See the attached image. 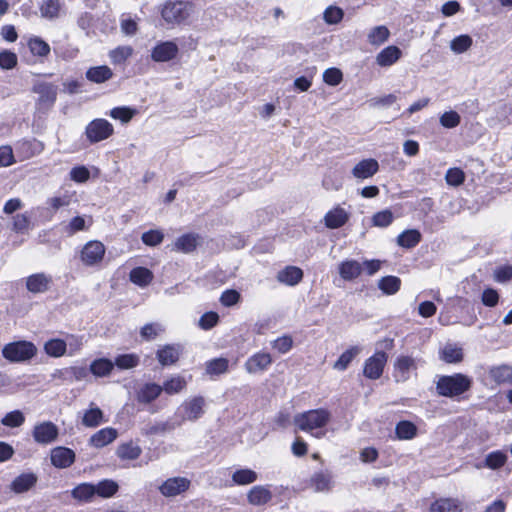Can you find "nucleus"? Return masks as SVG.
Listing matches in <instances>:
<instances>
[{
  "mask_svg": "<svg viewBox=\"0 0 512 512\" xmlns=\"http://www.w3.org/2000/svg\"><path fill=\"white\" fill-rule=\"evenodd\" d=\"M133 48L129 45L118 46L109 52L113 64H123L133 54Z\"/></svg>",
  "mask_w": 512,
  "mask_h": 512,
  "instance_id": "nucleus-45",
  "label": "nucleus"
},
{
  "mask_svg": "<svg viewBox=\"0 0 512 512\" xmlns=\"http://www.w3.org/2000/svg\"><path fill=\"white\" fill-rule=\"evenodd\" d=\"M446 182L451 186H459L465 180L464 172L459 168H450L445 175Z\"/></svg>",
  "mask_w": 512,
  "mask_h": 512,
  "instance_id": "nucleus-64",
  "label": "nucleus"
},
{
  "mask_svg": "<svg viewBox=\"0 0 512 512\" xmlns=\"http://www.w3.org/2000/svg\"><path fill=\"white\" fill-rule=\"evenodd\" d=\"M257 479V473L251 469H239L232 475V480L237 485H248L255 482Z\"/></svg>",
  "mask_w": 512,
  "mask_h": 512,
  "instance_id": "nucleus-46",
  "label": "nucleus"
},
{
  "mask_svg": "<svg viewBox=\"0 0 512 512\" xmlns=\"http://www.w3.org/2000/svg\"><path fill=\"white\" fill-rule=\"evenodd\" d=\"M431 512H461V503L457 499L442 498L430 507Z\"/></svg>",
  "mask_w": 512,
  "mask_h": 512,
  "instance_id": "nucleus-35",
  "label": "nucleus"
},
{
  "mask_svg": "<svg viewBox=\"0 0 512 512\" xmlns=\"http://www.w3.org/2000/svg\"><path fill=\"white\" fill-rule=\"evenodd\" d=\"M63 5L62 0H44L39 7L40 14L45 19H56L60 16Z\"/></svg>",
  "mask_w": 512,
  "mask_h": 512,
  "instance_id": "nucleus-29",
  "label": "nucleus"
},
{
  "mask_svg": "<svg viewBox=\"0 0 512 512\" xmlns=\"http://www.w3.org/2000/svg\"><path fill=\"white\" fill-rule=\"evenodd\" d=\"M117 437L118 432L115 428L106 427L94 433L89 439V444L95 448H102L112 443Z\"/></svg>",
  "mask_w": 512,
  "mask_h": 512,
  "instance_id": "nucleus-20",
  "label": "nucleus"
},
{
  "mask_svg": "<svg viewBox=\"0 0 512 512\" xmlns=\"http://www.w3.org/2000/svg\"><path fill=\"white\" fill-rule=\"evenodd\" d=\"M473 40L469 35L463 34L455 37L451 43L450 48L456 54L466 52L472 46Z\"/></svg>",
  "mask_w": 512,
  "mask_h": 512,
  "instance_id": "nucleus-54",
  "label": "nucleus"
},
{
  "mask_svg": "<svg viewBox=\"0 0 512 512\" xmlns=\"http://www.w3.org/2000/svg\"><path fill=\"white\" fill-rule=\"evenodd\" d=\"M24 422L25 416L20 410L11 411L1 419V424L10 428L20 427Z\"/></svg>",
  "mask_w": 512,
  "mask_h": 512,
  "instance_id": "nucleus-58",
  "label": "nucleus"
},
{
  "mask_svg": "<svg viewBox=\"0 0 512 512\" xmlns=\"http://www.w3.org/2000/svg\"><path fill=\"white\" fill-rule=\"evenodd\" d=\"M162 392V387L155 383H146L137 392V401L148 404L157 399Z\"/></svg>",
  "mask_w": 512,
  "mask_h": 512,
  "instance_id": "nucleus-27",
  "label": "nucleus"
},
{
  "mask_svg": "<svg viewBox=\"0 0 512 512\" xmlns=\"http://www.w3.org/2000/svg\"><path fill=\"white\" fill-rule=\"evenodd\" d=\"M440 124L448 129L457 127L461 122V117L456 111H447L440 116Z\"/></svg>",
  "mask_w": 512,
  "mask_h": 512,
  "instance_id": "nucleus-61",
  "label": "nucleus"
},
{
  "mask_svg": "<svg viewBox=\"0 0 512 512\" xmlns=\"http://www.w3.org/2000/svg\"><path fill=\"white\" fill-rule=\"evenodd\" d=\"M389 30L386 26H376L368 34V41L372 45H380L389 37Z\"/></svg>",
  "mask_w": 512,
  "mask_h": 512,
  "instance_id": "nucleus-57",
  "label": "nucleus"
},
{
  "mask_svg": "<svg viewBox=\"0 0 512 512\" xmlns=\"http://www.w3.org/2000/svg\"><path fill=\"white\" fill-rule=\"evenodd\" d=\"M114 369V363L107 358H99L91 362L89 371L96 377L109 376Z\"/></svg>",
  "mask_w": 512,
  "mask_h": 512,
  "instance_id": "nucleus-34",
  "label": "nucleus"
},
{
  "mask_svg": "<svg viewBox=\"0 0 512 512\" xmlns=\"http://www.w3.org/2000/svg\"><path fill=\"white\" fill-rule=\"evenodd\" d=\"M387 354L385 352H376L369 357L364 364L363 373L365 377L376 380L381 377L384 366L387 362Z\"/></svg>",
  "mask_w": 512,
  "mask_h": 512,
  "instance_id": "nucleus-11",
  "label": "nucleus"
},
{
  "mask_svg": "<svg viewBox=\"0 0 512 512\" xmlns=\"http://www.w3.org/2000/svg\"><path fill=\"white\" fill-rule=\"evenodd\" d=\"M86 78L93 83L102 84L113 77V71L106 65L90 67L86 73Z\"/></svg>",
  "mask_w": 512,
  "mask_h": 512,
  "instance_id": "nucleus-25",
  "label": "nucleus"
},
{
  "mask_svg": "<svg viewBox=\"0 0 512 512\" xmlns=\"http://www.w3.org/2000/svg\"><path fill=\"white\" fill-rule=\"evenodd\" d=\"M421 238V233L417 229H408L398 235L396 242L402 248L411 249L418 245Z\"/></svg>",
  "mask_w": 512,
  "mask_h": 512,
  "instance_id": "nucleus-33",
  "label": "nucleus"
},
{
  "mask_svg": "<svg viewBox=\"0 0 512 512\" xmlns=\"http://www.w3.org/2000/svg\"><path fill=\"white\" fill-rule=\"evenodd\" d=\"M359 352L360 348L356 346L351 347L350 349L343 352L338 360L334 363V369L338 371H344L351 363V361L359 354Z\"/></svg>",
  "mask_w": 512,
  "mask_h": 512,
  "instance_id": "nucleus-48",
  "label": "nucleus"
},
{
  "mask_svg": "<svg viewBox=\"0 0 512 512\" xmlns=\"http://www.w3.org/2000/svg\"><path fill=\"white\" fill-rule=\"evenodd\" d=\"M187 382L182 376H174L163 383L162 391L169 395L180 393L186 388Z\"/></svg>",
  "mask_w": 512,
  "mask_h": 512,
  "instance_id": "nucleus-44",
  "label": "nucleus"
},
{
  "mask_svg": "<svg viewBox=\"0 0 512 512\" xmlns=\"http://www.w3.org/2000/svg\"><path fill=\"white\" fill-rule=\"evenodd\" d=\"M31 91L37 95L35 99V113L38 115L47 114L57 100L58 86L50 82L38 80L33 84Z\"/></svg>",
  "mask_w": 512,
  "mask_h": 512,
  "instance_id": "nucleus-3",
  "label": "nucleus"
},
{
  "mask_svg": "<svg viewBox=\"0 0 512 512\" xmlns=\"http://www.w3.org/2000/svg\"><path fill=\"white\" fill-rule=\"evenodd\" d=\"M181 353V345L167 344L157 350L156 358L162 366H171L179 360Z\"/></svg>",
  "mask_w": 512,
  "mask_h": 512,
  "instance_id": "nucleus-14",
  "label": "nucleus"
},
{
  "mask_svg": "<svg viewBox=\"0 0 512 512\" xmlns=\"http://www.w3.org/2000/svg\"><path fill=\"white\" fill-rule=\"evenodd\" d=\"M190 486V480L185 477L167 479L161 486L160 492L166 497H174L185 492Z\"/></svg>",
  "mask_w": 512,
  "mask_h": 512,
  "instance_id": "nucleus-13",
  "label": "nucleus"
},
{
  "mask_svg": "<svg viewBox=\"0 0 512 512\" xmlns=\"http://www.w3.org/2000/svg\"><path fill=\"white\" fill-rule=\"evenodd\" d=\"M276 278L280 283L295 286L302 280L303 271L296 266H287L277 273Z\"/></svg>",
  "mask_w": 512,
  "mask_h": 512,
  "instance_id": "nucleus-23",
  "label": "nucleus"
},
{
  "mask_svg": "<svg viewBox=\"0 0 512 512\" xmlns=\"http://www.w3.org/2000/svg\"><path fill=\"white\" fill-rule=\"evenodd\" d=\"M135 114H136L135 109L126 107V106L115 107L109 113V115L113 119L119 120L123 124L130 122Z\"/></svg>",
  "mask_w": 512,
  "mask_h": 512,
  "instance_id": "nucleus-55",
  "label": "nucleus"
},
{
  "mask_svg": "<svg viewBox=\"0 0 512 512\" xmlns=\"http://www.w3.org/2000/svg\"><path fill=\"white\" fill-rule=\"evenodd\" d=\"M161 17L168 25H181L188 21L194 12L190 1L167 0L161 7Z\"/></svg>",
  "mask_w": 512,
  "mask_h": 512,
  "instance_id": "nucleus-2",
  "label": "nucleus"
},
{
  "mask_svg": "<svg viewBox=\"0 0 512 512\" xmlns=\"http://www.w3.org/2000/svg\"><path fill=\"white\" fill-rule=\"evenodd\" d=\"M197 243V236L195 234H184L177 238L174 248L183 253H190L196 248Z\"/></svg>",
  "mask_w": 512,
  "mask_h": 512,
  "instance_id": "nucleus-40",
  "label": "nucleus"
},
{
  "mask_svg": "<svg viewBox=\"0 0 512 512\" xmlns=\"http://www.w3.org/2000/svg\"><path fill=\"white\" fill-rule=\"evenodd\" d=\"M95 495V487L90 483H82L72 490V496L80 501H90Z\"/></svg>",
  "mask_w": 512,
  "mask_h": 512,
  "instance_id": "nucleus-51",
  "label": "nucleus"
},
{
  "mask_svg": "<svg viewBox=\"0 0 512 512\" xmlns=\"http://www.w3.org/2000/svg\"><path fill=\"white\" fill-rule=\"evenodd\" d=\"M140 362L139 356L136 354H122L115 358L114 366H117L121 370L132 369L136 367Z\"/></svg>",
  "mask_w": 512,
  "mask_h": 512,
  "instance_id": "nucleus-53",
  "label": "nucleus"
},
{
  "mask_svg": "<svg viewBox=\"0 0 512 512\" xmlns=\"http://www.w3.org/2000/svg\"><path fill=\"white\" fill-rule=\"evenodd\" d=\"M129 278L134 284L145 287L153 280V273L145 267H136L130 271Z\"/></svg>",
  "mask_w": 512,
  "mask_h": 512,
  "instance_id": "nucleus-37",
  "label": "nucleus"
},
{
  "mask_svg": "<svg viewBox=\"0 0 512 512\" xmlns=\"http://www.w3.org/2000/svg\"><path fill=\"white\" fill-rule=\"evenodd\" d=\"M331 413L324 408L308 410L294 416V424L300 431L311 434L316 438H323L326 435L324 429L330 422Z\"/></svg>",
  "mask_w": 512,
  "mask_h": 512,
  "instance_id": "nucleus-1",
  "label": "nucleus"
},
{
  "mask_svg": "<svg viewBox=\"0 0 512 512\" xmlns=\"http://www.w3.org/2000/svg\"><path fill=\"white\" fill-rule=\"evenodd\" d=\"M93 405L94 404L92 403L91 407L88 410H86L83 414L82 424L85 427H97L98 425L105 421L102 410L98 407H94Z\"/></svg>",
  "mask_w": 512,
  "mask_h": 512,
  "instance_id": "nucleus-36",
  "label": "nucleus"
},
{
  "mask_svg": "<svg viewBox=\"0 0 512 512\" xmlns=\"http://www.w3.org/2000/svg\"><path fill=\"white\" fill-rule=\"evenodd\" d=\"M401 280L396 276L382 277L378 282L379 289L387 295H393L399 291Z\"/></svg>",
  "mask_w": 512,
  "mask_h": 512,
  "instance_id": "nucleus-43",
  "label": "nucleus"
},
{
  "mask_svg": "<svg viewBox=\"0 0 512 512\" xmlns=\"http://www.w3.org/2000/svg\"><path fill=\"white\" fill-rule=\"evenodd\" d=\"M77 202V193L74 190H64L60 192L58 195H55L48 199V204L55 211L62 207H67Z\"/></svg>",
  "mask_w": 512,
  "mask_h": 512,
  "instance_id": "nucleus-24",
  "label": "nucleus"
},
{
  "mask_svg": "<svg viewBox=\"0 0 512 512\" xmlns=\"http://www.w3.org/2000/svg\"><path fill=\"white\" fill-rule=\"evenodd\" d=\"M52 283V277L45 273H35L27 277L26 288L29 292L37 294L49 290Z\"/></svg>",
  "mask_w": 512,
  "mask_h": 512,
  "instance_id": "nucleus-18",
  "label": "nucleus"
},
{
  "mask_svg": "<svg viewBox=\"0 0 512 512\" xmlns=\"http://www.w3.org/2000/svg\"><path fill=\"white\" fill-rule=\"evenodd\" d=\"M37 351L34 343L19 340L5 344L2 348V356L10 363H23L34 358Z\"/></svg>",
  "mask_w": 512,
  "mask_h": 512,
  "instance_id": "nucleus-5",
  "label": "nucleus"
},
{
  "mask_svg": "<svg viewBox=\"0 0 512 512\" xmlns=\"http://www.w3.org/2000/svg\"><path fill=\"white\" fill-rule=\"evenodd\" d=\"M395 431L399 439L410 440L416 436L417 427L410 421H400Z\"/></svg>",
  "mask_w": 512,
  "mask_h": 512,
  "instance_id": "nucleus-49",
  "label": "nucleus"
},
{
  "mask_svg": "<svg viewBox=\"0 0 512 512\" xmlns=\"http://www.w3.org/2000/svg\"><path fill=\"white\" fill-rule=\"evenodd\" d=\"M394 216L393 213L388 210H382L375 213L372 217V224L376 227H388L393 222Z\"/></svg>",
  "mask_w": 512,
  "mask_h": 512,
  "instance_id": "nucleus-60",
  "label": "nucleus"
},
{
  "mask_svg": "<svg viewBox=\"0 0 512 512\" xmlns=\"http://www.w3.org/2000/svg\"><path fill=\"white\" fill-rule=\"evenodd\" d=\"M349 220V213L342 207L336 206L324 216L325 226L329 229H337L344 226Z\"/></svg>",
  "mask_w": 512,
  "mask_h": 512,
  "instance_id": "nucleus-19",
  "label": "nucleus"
},
{
  "mask_svg": "<svg viewBox=\"0 0 512 512\" xmlns=\"http://www.w3.org/2000/svg\"><path fill=\"white\" fill-rule=\"evenodd\" d=\"M88 226L86 225V220L82 216L73 217L66 225H64V232L71 236L79 231L86 230Z\"/></svg>",
  "mask_w": 512,
  "mask_h": 512,
  "instance_id": "nucleus-59",
  "label": "nucleus"
},
{
  "mask_svg": "<svg viewBox=\"0 0 512 512\" xmlns=\"http://www.w3.org/2000/svg\"><path fill=\"white\" fill-rule=\"evenodd\" d=\"M379 170L377 160L373 158L363 159L352 169L351 173L358 180H365L373 177Z\"/></svg>",
  "mask_w": 512,
  "mask_h": 512,
  "instance_id": "nucleus-16",
  "label": "nucleus"
},
{
  "mask_svg": "<svg viewBox=\"0 0 512 512\" xmlns=\"http://www.w3.org/2000/svg\"><path fill=\"white\" fill-rule=\"evenodd\" d=\"M95 487V494L103 498H109L113 496L118 490V484L113 480H103L99 482Z\"/></svg>",
  "mask_w": 512,
  "mask_h": 512,
  "instance_id": "nucleus-52",
  "label": "nucleus"
},
{
  "mask_svg": "<svg viewBox=\"0 0 512 512\" xmlns=\"http://www.w3.org/2000/svg\"><path fill=\"white\" fill-rule=\"evenodd\" d=\"M344 11L338 6H328L323 13V20L328 25H335L342 21Z\"/></svg>",
  "mask_w": 512,
  "mask_h": 512,
  "instance_id": "nucleus-56",
  "label": "nucleus"
},
{
  "mask_svg": "<svg viewBox=\"0 0 512 512\" xmlns=\"http://www.w3.org/2000/svg\"><path fill=\"white\" fill-rule=\"evenodd\" d=\"M229 361L226 358H215L206 363V373L210 376H217L228 371Z\"/></svg>",
  "mask_w": 512,
  "mask_h": 512,
  "instance_id": "nucleus-42",
  "label": "nucleus"
},
{
  "mask_svg": "<svg viewBox=\"0 0 512 512\" xmlns=\"http://www.w3.org/2000/svg\"><path fill=\"white\" fill-rule=\"evenodd\" d=\"M177 426V423H172L169 421L157 422L144 428L143 434L147 436L164 434L166 432L174 430Z\"/></svg>",
  "mask_w": 512,
  "mask_h": 512,
  "instance_id": "nucleus-50",
  "label": "nucleus"
},
{
  "mask_svg": "<svg viewBox=\"0 0 512 512\" xmlns=\"http://www.w3.org/2000/svg\"><path fill=\"white\" fill-rule=\"evenodd\" d=\"M163 327L158 323H149L141 328L140 335L145 340L155 339L161 332Z\"/></svg>",
  "mask_w": 512,
  "mask_h": 512,
  "instance_id": "nucleus-62",
  "label": "nucleus"
},
{
  "mask_svg": "<svg viewBox=\"0 0 512 512\" xmlns=\"http://www.w3.org/2000/svg\"><path fill=\"white\" fill-rule=\"evenodd\" d=\"M141 239L147 246H157L163 241L164 234L160 230H149L142 234Z\"/></svg>",
  "mask_w": 512,
  "mask_h": 512,
  "instance_id": "nucleus-63",
  "label": "nucleus"
},
{
  "mask_svg": "<svg viewBox=\"0 0 512 512\" xmlns=\"http://www.w3.org/2000/svg\"><path fill=\"white\" fill-rule=\"evenodd\" d=\"M506 462L507 455L497 450L486 455L484 465L490 469L496 470L504 466Z\"/></svg>",
  "mask_w": 512,
  "mask_h": 512,
  "instance_id": "nucleus-47",
  "label": "nucleus"
},
{
  "mask_svg": "<svg viewBox=\"0 0 512 512\" xmlns=\"http://www.w3.org/2000/svg\"><path fill=\"white\" fill-rule=\"evenodd\" d=\"M106 248L104 244L98 240L87 242L80 253V259L86 266H95L102 262Z\"/></svg>",
  "mask_w": 512,
  "mask_h": 512,
  "instance_id": "nucleus-8",
  "label": "nucleus"
},
{
  "mask_svg": "<svg viewBox=\"0 0 512 512\" xmlns=\"http://www.w3.org/2000/svg\"><path fill=\"white\" fill-rule=\"evenodd\" d=\"M363 271V266L356 260H345L339 264L338 272L345 281L356 279Z\"/></svg>",
  "mask_w": 512,
  "mask_h": 512,
  "instance_id": "nucleus-22",
  "label": "nucleus"
},
{
  "mask_svg": "<svg viewBox=\"0 0 512 512\" xmlns=\"http://www.w3.org/2000/svg\"><path fill=\"white\" fill-rule=\"evenodd\" d=\"M401 56V50L396 46L384 48L376 57V62L381 67L393 65Z\"/></svg>",
  "mask_w": 512,
  "mask_h": 512,
  "instance_id": "nucleus-32",
  "label": "nucleus"
},
{
  "mask_svg": "<svg viewBox=\"0 0 512 512\" xmlns=\"http://www.w3.org/2000/svg\"><path fill=\"white\" fill-rule=\"evenodd\" d=\"M310 485L316 492L327 491L331 488V476L328 473L316 472L311 476Z\"/></svg>",
  "mask_w": 512,
  "mask_h": 512,
  "instance_id": "nucleus-41",
  "label": "nucleus"
},
{
  "mask_svg": "<svg viewBox=\"0 0 512 512\" xmlns=\"http://www.w3.org/2000/svg\"><path fill=\"white\" fill-rule=\"evenodd\" d=\"M272 364V357L269 353L259 352L247 359L245 369L250 374L265 371Z\"/></svg>",
  "mask_w": 512,
  "mask_h": 512,
  "instance_id": "nucleus-17",
  "label": "nucleus"
},
{
  "mask_svg": "<svg viewBox=\"0 0 512 512\" xmlns=\"http://www.w3.org/2000/svg\"><path fill=\"white\" fill-rule=\"evenodd\" d=\"M30 52L34 56L46 57L50 54V45L40 37H32L28 41Z\"/></svg>",
  "mask_w": 512,
  "mask_h": 512,
  "instance_id": "nucleus-39",
  "label": "nucleus"
},
{
  "mask_svg": "<svg viewBox=\"0 0 512 512\" xmlns=\"http://www.w3.org/2000/svg\"><path fill=\"white\" fill-rule=\"evenodd\" d=\"M36 482L37 476L34 473H23L13 480L11 489L16 493H23L31 489Z\"/></svg>",
  "mask_w": 512,
  "mask_h": 512,
  "instance_id": "nucleus-31",
  "label": "nucleus"
},
{
  "mask_svg": "<svg viewBox=\"0 0 512 512\" xmlns=\"http://www.w3.org/2000/svg\"><path fill=\"white\" fill-rule=\"evenodd\" d=\"M114 133L113 125L106 119L92 120L85 129V135L90 143H98L108 139Z\"/></svg>",
  "mask_w": 512,
  "mask_h": 512,
  "instance_id": "nucleus-7",
  "label": "nucleus"
},
{
  "mask_svg": "<svg viewBox=\"0 0 512 512\" xmlns=\"http://www.w3.org/2000/svg\"><path fill=\"white\" fill-rule=\"evenodd\" d=\"M471 379L461 373H456L449 376H441L436 384V389L439 395L445 397H456L471 387Z\"/></svg>",
  "mask_w": 512,
  "mask_h": 512,
  "instance_id": "nucleus-4",
  "label": "nucleus"
},
{
  "mask_svg": "<svg viewBox=\"0 0 512 512\" xmlns=\"http://www.w3.org/2000/svg\"><path fill=\"white\" fill-rule=\"evenodd\" d=\"M142 449L133 441L121 443L116 450V455L121 460H136L140 457Z\"/></svg>",
  "mask_w": 512,
  "mask_h": 512,
  "instance_id": "nucleus-30",
  "label": "nucleus"
},
{
  "mask_svg": "<svg viewBox=\"0 0 512 512\" xmlns=\"http://www.w3.org/2000/svg\"><path fill=\"white\" fill-rule=\"evenodd\" d=\"M417 360L408 355H400L394 363L393 377L396 382H405L417 370Z\"/></svg>",
  "mask_w": 512,
  "mask_h": 512,
  "instance_id": "nucleus-10",
  "label": "nucleus"
},
{
  "mask_svg": "<svg viewBox=\"0 0 512 512\" xmlns=\"http://www.w3.org/2000/svg\"><path fill=\"white\" fill-rule=\"evenodd\" d=\"M59 435L58 427L51 421H43L36 424L32 431L33 439L41 445L55 442Z\"/></svg>",
  "mask_w": 512,
  "mask_h": 512,
  "instance_id": "nucleus-9",
  "label": "nucleus"
},
{
  "mask_svg": "<svg viewBox=\"0 0 512 512\" xmlns=\"http://www.w3.org/2000/svg\"><path fill=\"white\" fill-rule=\"evenodd\" d=\"M205 399L202 396H196L185 400L176 411V417L179 418L177 425L180 426L185 421H196L204 414Z\"/></svg>",
  "mask_w": 512,
  "mask_h": 512,
  "instance_id": "nucleus-6",
  "label": "nucleus"
},
{
  "mask_svg": "<svg viewBox=\"0 0 512 512\" xmlns=\"http://www.w3.org/2000/svg\"><path fill=\"white\" fill-rule=\"evenodd\" d=\"M179 47L175 41H162L151 50V59L154 62H168L176 58Z\"/></svg>",
  "mask_w": 512,
  "mask_h": 512,
  "instance_id": "nucleus-12",
  "label": "nucleus"
},
{
  "mask_svg": "<svg viewBox=\"0 0 512 512\" xmlns=\"http://www.w3.org/2000/svg\"><path fill=\"white\" fill-rule=\"evenodd\" d=\"M272 499V492L268 486L257 485L252 487L247 493L249 504L261 506L267 504Z\"/></svg>",
  "mask_w": 512,
  "mask_h": 512,
  "instance_id": "nucleus-21",
  "label": "nucleus"
},
{
  "mask_svg": "<svg viewBox=\"0 0 512 512\" xmlns=\"http://www.w3.org/2000/svg\"><path fill=\"white\" fill-rule=\"evenodd\" d=\"M489 377L497 384H512V365L502 364L491 367Z\"/></svg>",
  "mask_w": 512,
  "mask_h": 512,
  "instance_id": "nucleus-26",
  "label": "nucleus"
},
{
  "mask_svg": "<svg viewBox=\"0 0 512 512\" xmlns=\"http://www.w3.org/2000/svg\"><path fill=\"white\" fill-rule=\"evenodd\" d=\"M44 351L51 357L59 358L67 351L66 341L60 338L50 339L44 344Z\"/></svg>",
  "mask_w": 512,
  "mask_h": 512,
  "instance_id": "nucleus-38",
  "label": "nucleus"
},
{
  "mask_svg": "<svg viewBox=\"0 0 512 512\" xmlns=\"http://www.w3.org/2000/svg\"><path fill=\"white\" fill-rule=\"evenodd\" d=\"M440 359L446 363H459L463 360V350L457 344L447 343L439 352Z\"/></svg>",
  "mask_w": 512,
  "mask_h": 512,
  "instance_id": "nucleus-28",
  "label": "nucleus"
},
{
  "mask_svg": "<svg viewBox=\"0 0 512 512\" xmlns=\"http://www.w3.org/2000/svg\"><path fill=\"white\" fill-rule=\"evenodd\" d=\"M51 463L56 468L70 467L75 461V453L72 449L58 446L51 450Z\"/></svg>",
  "mask_w": 512,
  "mask_h": 512,
  "instance_id": "nucleus-15",
  "label": "nucleus"
}]
</instances>
